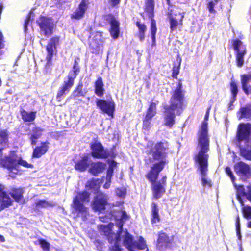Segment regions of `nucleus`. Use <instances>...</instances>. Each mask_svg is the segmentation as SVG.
I'll return each instance as SVG.
<instances>
[{
  "mask_svg": "<svg viewBox=\"0 0 251 251\" xmlns=\"http://www.w3.org/2000/svg\"><path fill=\"white\" fill-rule=\"evenodd\" d=\"M116 165H117L116 162L114 160H112L110 162L109 168H111L113 169V168L115 167L116 166Z\"/></svg>",
  "mask_w": 251,
  "mask_h": 251,
  "instance_id": "nucleus-60",
  "label": "nucleus"
},
{
  "mask_svg": "<svg viewBox=\"0 0 251 251\" xmlns=\"http://www.w3.org/2000/svg\"><path fill=\"white\" fill-rule=\"evenodd\" d=\"M110 185V180H109V182H106L103 186L104 189H108L109 188Z\"/></svg>",
  "mask_w": 251,
  "mask_h": 251,
  "instance_id": "nucleus-61",
  "label": "nucleus"
},
{
  "mask_svg": "<svg viewBox=\"0 0 251 251\" xmlns=\"http://www.w3.org/2000/svg\"><path fill=\"white\" fill-rule=\"evenodd\" d=\"M242 212L244 217L247 219H251V206H245L242 208Z\"/></svg>",
  "mask_w": 251,
  "mask_h": 251,
  "instance_id": "nucleus-42",
  "label": "nucleus"
},
{
  "mask_svg": "<svg viewBox=\"0 0 251 251\" xmlns=\"http://www.w3.org/2000/svg\"><path fill=\"white\" fill-rule=\"evenodd\" d=\"M135 25L138 28L137 36L140 41H143L145 39V34L147 30L146 25L144 23H141L140 20L136 21Z\"/></svg>",
  "mask_w": 251,
  "mask_h": 251,
  "instance_id": "nucleus-33",
  "label": "nucleus"
},
{
  "mask_svg": "<svg viewBox=\"0 0 251 251\" xmlns=\"http://www.w3.org/2000/svg\"><path fill=\"white\" fill-rule=\"evenodd\" d=\"M166 179V176H163L161 179L158 181V199L165 192Z\"/></svg>",
  "mask_w": 251,
  "mask_h": 251,
  "instance_id": "nucleus-35",
  "label": "nucleus"
},
{
  "mask_svg": "<svg viewBox=\"0 0 251 251\" xmlns=\"http://www.w3.org/2000/svg\"><path fill=\"white\" fill-rule=\"evenodd\" d=\"M210 109V108H209L206 112V114L205 115V118H204L205 120H206L208 119Z\"/></svg>",
  "mask_w": 251,
  "mask_h": 251,
  "instance_id": "nucleus-63",
  "label": "nucleus"
},
{
  "mask_svg": "<svg viewBox=\"0 0 251 251\" xmlns=\"http://www.w3.org/2000/svg\"><path fill=\"white\" fill-rule=\"evenodd\" d=\"M136 247L140 250H144L146 248V242L141 237L139 242L137 244Z\"/></svg>",
  "mask_w": 251,
  "mask_h": 251,
  "instance_id": "nucleus-49",
  "label": "nucleus"
},
{
  "mask_svg": "<svg viewBox=\"0 0 251 251\" xmlns=\"http://www.w3.org/2000/svg\"><path fill=\"white\" fill-rule=\"evenodd\" d=\"M152 218L151 220V223L154 224L156 223V219H157V207L156 204L155 203L152 204Z\"/></svg>",
  "mask_w": 251,
  "mask_h": 251,
  "instance_id": "nucleus-47",
  "label": "nucleus"
},
{
  "mask_svg": "<svg viewBox=\"0 0 251 251\" xmlns=\"http://www.w3.org/2000/svg\"><path fill=\"white\" fill-rule=\"evenodd\" d=\"M5 238L2 235H0V243L5 242Z\"/></svg>",
  "mask_w": 251,
  "mask_h": 251,
  "instance_id": "nucleus-64",
  "label": "nucleus"
},
{
  "mask_svg": "<svg viewBox=\"0 0 251 251\" xmlns=\"http://www.w3.org/2000/svg\"><path fill=\"white\" fill-rule=\"evenodd\" d=\"M105 19L110 25L109 32L113 39H117L120 35V23L112 14H108L104 16Z\"/></svg>",
  "mask_w": 251,
  "mask_h": 251,
  "instance_id": "nucleus-15",
  "label": "nucleus"
},
{
  "mask_svg": "<svg viewBox=\"0 0 251 251\" xmlns=\"http://www.w3.org/2000/svg\"><path fill=\"white\" fill-rule=\"evenodd\" d=\"M14 155H5L0 159V166L6 168L12 171L13 170H17L18 165H21L26 168H34V166L32 164H29L26 160H23L21 157L17 159V155L15 154L14 151H11Z\"/></svg>",
  "mask_w": 251,
  "mask_h": 251,
  "instance_id": "nucleus-3",
  "label": "nucleus"
},
{
  "mask_svg": "<svg viewBox=\"0 0 251 251\" xmlns=\"http://www.w3.org/2000/svg\"><path fill=\"white\" fill-rule=\"evenodd\" d=\"M232 43L235 51L236 65L238 67H242L244 64V57L247 54L246 47L238 39L233 40Z\"/></svg>",
  "mask_w": 251,
  "mask_h": 251,
  "instance_id": "nucleus-10",
  "label": "nucleus"
},
{
  "mask_svg": "<svg viewBox=\"0 0 251 251\" xmlns=\"http://www.w3.org/2000/svg\"><path fill=\"white\" fill-rule=\"evenodd\" d=\"M121 214H122L121 216V220H126L128 218V216L126 211H122Z\"/></svg>",
  "mask_w": 251,
  "mask_h": 251,
  "instance_id": "nucleus-59",
  "label": "nucleus"
},
{
  "mask_svg": "<svg viewBox=\"0 0 251 251\" xmlns=\"http://www.w3.org/2000/svg\"><path fill=\"white\" fill-rule=\"evenodd\" d=\"M123 244L129 251H131L134 247L133 237L127 231L125 233Z\"/></svg>",
  "mask_w": 251,
  "mask_h": 251,
  "instance_id": "nucleus-32",
  "label": "nucleus"
},
{
  "mask_svg": "<svg viewBox=\"0 0 251 251\" xmlns=\"http://www.w3.org/2000/svg\"><path fill=\"white\" fill-rule=\"evenodd\" d=\"M96 102L97 106L103 113L107 114L112 118L114 117L115 104L113 100L106 101L102 99H97Z\"/></svg>",
  "mask_w": 251,
  "mask_h": 251,
  "instance_id": "nucleus-12",
  "label": "nucleus"
},
{
  "mask_svg": "<svg viewBox=\"0 0 251 251\" xmlns=\"http://www.w3.org/2000/svg\"><path fill=\"white\" fill-rule=\"evenodd\" d=\"M151 120L144 118L143 120L142 128L143 129L148 131L150 128Z\"/></svg>",
  "mask_w": 251,
  "mask_h": 251,
  "instance_id": "nucleus-46",
  "label": "nucleus"
},
{
  "mask_svg": "<svg viewBox=\"0 0 251 251\" xmlns=\"http://www.w3.org/2000/svg\"><path fill=\"white\" fill-rule=\"evenodd\" d=\"M50 143L47 141L41 142L39 146H36L33 150L31 155L32 159L41 157L49 151Z\"/></svg>",
  "mask_w": 251,
  "mask_h": 251,
  "instance_id": "nucleus-19",
  "label": "nucleus"
},
{
  "mask_svg": "<svg viewBox=\"0 0 251 251\" xmlns=\"http://www.w3.org/2000/svg\"><path fill=\"white\" fill-rule=\"evenodd\" d=\"M198 152L194 156L195 164L198 167L203 186H211V181L206 178L209 151V139L208 136V123L204 121L202 123L198 136Z\"/></svg>",
  "mask_w": 251,
  "mask_h": 251,
  "instance_id": "nucleus-1",
  "label": "nucleus"
},
{
  "mask_svg": "<svg viewBox=\"0 0 251 251\" xmlns=\"http://www.w3.org/2000/svg\"><path fill=\"white\" fill-rule=\"evenodd\" d=\"M226 174L230 177L231 179V181L233 183V184L234 187H237V184L235 183V177L232 173V171L230 167H227L226 168Z\"/></svg>",
  "mask_w": 251,
  "mask_h": 251,
  "instance_id": "nucleus-45",
  "label": "nucleus"
},
{
  "mask_svg": "<svg viewBox=\"0 0 251 251\" xmlns=\"http://www.w3.org/2000/svg\"><path fill=\"white\" fill-rule=\"evenodd\" d=\"M121 0H108V4L112 7H117Z\"/></svg>",
  "mask_w": 251,
  "mask_h": 251,
  "instance_id": "nucleus-52",
  "label": "nucleus"
},
{
  "mask_svg": "<svg viewBox=\"0 0 251 251\" xmlns=\"http://www.w3.org/2000/svg\"><path fill=\"white\" fill-rule=\"evenodd\" d=\"M220 0H208L207 7L211 13H215L216 11L214 10V6L217 4Z\"/></svg>",
  "mask_w": 251,
  "mask_h": 251,
  "instance_id": "nucleus-41",
  "label": "nucleus"
},
{
  "mask_svg": "<svg viewBox=\"0 0 251 251\" xmlns=\"http://www.w3.org/2000/svg\"><path fill=\"white\" fill-rule=\"evenodd\" d=\"M155 109L156 104L154 102L151 103L146 111V114L144 118L151 120L156 114Z\"/></svg>",
  "mask_w": 251,
  "mask_h": 251,
  "instance_id": "nucleus-37",
  "label": "nucleus"
},
{
  "mask_svg": "<svg viewBox=\"0 0 251 251\" xmlns=\"http://www.w3.org/2000/svg\"><path fill=\"white\" fill-rule=\"evenodd\" d=\"M170 28L172 31L176 30L178 25V21L173 17L170 18Z\"/></svg>",
  "mask_w": 251,
  "mask_h": 251,
  "instance_id": "nucleus-44",
  "label": "nucleus"
},
{
  "mask_svg": "<svg viewBox=\"0 0 251 251\" xmlns=\"http://www.w3.org/2000/svg\"><path fill=\"white\" fill-rule=\"evenodd\" d=\"M60 38L58 36H54L50 38L46 46L47 54L46 57V64L50 66L52 64V60L55 50H56L57 46L59 44Z\"/></svg>",
  "mask_w": 251,
  "mask_h": 251,
  "instance_id": "nucleus-11",
  "label": "nucleus"
},
{
  "mask_svg": "<svg viewBox=\"0 0 251 251\" xmlns=\"http://www.w3.org/2000/svg\"><path fill=\"white\" fill-rule=\"evenodd\" d=\"M173 236L168 237L165 233H161L158 236V250L164 251L171 248Z\"/></svg>",
  "mask_w": 251,
  "mask_h": 251,
  "instance_id": "nucleus-18",
  "label": "nucleus"
},
{
  "mask_svg": "<svg viewBox=\"0 0 251 251\" xmlns=\"http://www.w3.org/2000/svg\"><path fill=\"white\" fill-rule=\"evenodd\" d=\"M38 242L44 251H50V244L45 239L40 238L38 240Z\"/></svg>",
  "mask_w": 251,
  "mask_h": 251,
  "instance_id": "nucleus-40",
  "label": "nucleus"
},
{
  "mask_svg": "<svg viewBox=\"0 0 251 251\" xmlns=\"http://www.w3.org/2000/svg\"><path fill=\"white\" fill-rule=\"evenodd\" d=\"M5 41L3 33L0 31V50L3 49L5 47Z\"/></svg>",
  "mask_w": 251,
  "mask_h": 251,
  "instance_id": "nucleus-53",
  "label": "nucleus"
},
{
  "mask_svg": "<svg viewBox=\"0 0 251 251\" xmlns=\"http://www.w3.org/2000/svg\"><path fill=\"white\" fill-rule=\"evenodd\" d=\"M94 244L98 250H101L102 249V242L101 241L99 240H95L94 241Z\"/></svg>",
  "mask_w": 251,
  "mask_h": 251,
  "instance_id": "nucleus-54",
  "label": "nucleus"
},
{
  "mask_svg": "<svg viewBox=\"0 0 251 251\" xmlns=\"http://www.w3.org/2000/svg\"><path fill=\"white\" fill-rule=\"evenodd\" d=\"M113 173V169L111 168H108L107 171V176H106V178L107 179L110 180Z\"/></svg>",
  "mask_w": 251,
  "mask_h": 251,
  "instance_id": "nucleus-56",
  "label": "nucleus"
},
{
  "mask_svg": "<svg viewBox=\"0 0 251 251\" xmlns=\"http://www.w3.org/2000/svg\"><path fill=\"white\" fill-rule=\"evenodd\" d=\"M180 65V63L179 62L178 66H174L173 69V74L172 76L174 78H176L177 75L179 74V66Z\"/></svg>",
  "mask_w": 251,
  "mask_h": 251,
  "instance_id": "nucleus-51",
  "label": "nucleus"
},
{
  "mask_svg": "<svg viewBox=\"0 0 251 251\" xmlns=\"http://www.w3.org/2000/svg\"><path fill=\"white\" fill-rule=\"evenodd\" d=\"M109 205L108 195L102 191L97 192L91 204L94 212L99 213L104 211Z\"/></svg>",
  "mask_w": 251,
  "mask_h": 251,
  "instance_id": "nucleus-7",
  "label": "nucleus"
},
{
  "mask_svg": "<svg viewBox=\"0 0 251 251\" xmlns=\"http://www.w3.org/2000/svg\"><path fill=\"white\" fill-rule=\"evenodd\" d=\"M238 114H240L239 119H251V104H247L240 108Z\"/></svg>",
  "mask_w": 251,
  "mask_h": 251,
  "instance_id": "nucleus-31",
  "label": "nucleus"
},
{
  "mask_svg": "<svg viewBox=\"0 0 251 251\" xmlns=\"http://www.w3.org/2000/svg\"><path fill=\"white\" fill-rule=\"evenodd\" d=\"M236 227L237 234L238 236V238L240 239L241 237V236L240 235V219H239V216H238L236 219Z\"/></svg>",
  "mask_w": 251,
  "mask_h": 251,
  "instance_id": "nucleus-50",
  "label": "nucleus"
},
{
  "mask_svg": "<svg viewBox=\"0 0 251 251\" xmlns=\"http://www.w3.org/2000/svg\"><path fill=\"white\" fill-rule=\"evenodd\" d=\"M243 141H245L247 148L241 150V155L246 160H251V134H250L249 137Z\"/></svg>",
  "mask_w": 251,
  "mask_h": 251,
  "instance_id": "nucleus-28",
  "label": "nucleus"
},
{
  "mask_svg": "<svg viewBox=\"0 0 251 251\" xmlns=\"http://www.w3.org/2000/svg\"><path fill=\"white\" fill-rule=\"evenodd\" d=\"M106 164L101 161L92 162L88 172L94 176H98L105 170Z\"/></svg>",
  "mask_w": 251,
  "mask_h": 251,
  "instance_id": "nucleus-24",
  "label": "nucleus"
},
{
  "mask_svg": "<svg viewBox=\"0 0 251 251\" xmlns=\"http://www.w3.org/2000/svg\"><path fill=\"white\" fill-rule=\"evenodd\" d=\"M90 158L88 155H85L75 162V169L80 172L85 171L90 166Z\"/></svg>",
  "mask_w": 251,
  "mask_h": 251,
  "instance_id": "nucleus-23",
  "label": "nucleus"
},
{
  "mask_svg": "<svg viewBox=\"0 0 251 251\" xmlns=\"http://www.w3.org/2000/svg\"><path fill=\"white\" fill-rule=\"evenodd\" d=\"M91 155L95 159H106L109 157L114 158L116 154L113 151L105 149L100 142H94L90 144Z\"/></svg>",
  "mask_w": 251,
  "mask_h": 251,
  "instance_id": "nucleus-5",
  "label": "nucleus"
},
{
  "mask_svg": "<svg viewBox=\"0 0 251 251\" xmlns=\"http://www.w3.org/2000/svg\"><path fill=\"white\" fill-rule=\"evenodd\" d=\"M242 89L246 95L251 94V73L240 75Z\"/></svg>",
  "mask_w": 251,
  "mask_h": 251,
  "instance_id": "nucleus-22",
  "label": "nucleus"
},
{
  "mask_svg": "<svg viewBox=\"0 0 251 251\" xmlns=\"http://www.w3.org/2000/svg\"><path fill=\"white\" fill-rule=\"evenodd\" d=\"M94 92L100 97H102L105 93L103 80L100 76L98 77L94 82Z\"/></svg>",
  "mask_w": 251,
  "mask_h": 251,
  "instance_id": "nucleus-26",
  "label": "nucleus"
},
{
  "mask_svg": "<svg viewBox=\"0 0 251 251\" xmlns=\"http://www.w3.org/2000/svg\"><path fill=\"white\" fill-rule=\"evenodd\" d=\"M154 0H146L145 3L144 11L147 14L149 18L151 20V46L154 47L156 45V21L154 19Z\"/></svg>",
  "mask_w": 251,
  "mask_h": 251,
  "instance_id": "nucleus-6",
  "label": "nucleus"
},
{
  "mask_svg": "<svg viewBox=\"0 0 251 251\" xmlns=\"http://www.w3.org/2000/svg\"><path fill=\"white\" fill-rule=\"evenodd\" d=\"M20 114L22 120L25 122H30L34 121L36 118V112H27L24 108L21 107L20 110Z\"/></svg>",
  "mask_w": 251,
  "mask_h": 251,
  "instance_id": "nucleus-30",
  "label": "nucleus"
},
{
  "mask_svg": "<svg viewBox=\"0 0 251 251\" xmlns=\"http://www.w3.org/2000/svg\"><path fill=\"white\" fill-rule=\"evenodd\" d=\"M169 151L168 142L166 141L158 142V176L165 165L168 163L167 154Z\"/></svg>",
  "mask_w": 251,
  "mask_h": 251,
  "instance_id": "nucleus-9",
  "label": "nucleus"
},
{
  "mask_svg": "<svg viewBox=\"0 0 251 251\" xmlns=\"http://www.w3.org/2000/svg\"><path fill=\"white\" fill-rule=\"evenodd\" d=\"M30 18H31V15H30V13H29L26 16V18L24 21V25L25 29H26L27 27V26H28V23L29 22V21L30 20Z\"/></svg>",
  "mask_w": 251,
  "mask_h": 251,
  "instance_id": "nucleus-55",
  "label": "nucleus"
},
{
  "mask_svg": "<svg viewBox=\"0 0 251 251\" xmlns=\"http://www.w3.org/2000/svg\"><path fill=\"white\" fill-rule=\"evenodd\" d=\"M79 58H77V59H75L74 60V64L73 66V75L71 76L68 75L67 76V78H71L73 79V81L74 82L75 78L76 77L80 71V68L79 65Z\"/></svg>",
  "mask_w": 251,
  "mask_h": 251,
  "instance_id": "nucleus-34",
  "label": "nucleus"
},
{
  "mask_svg": "<svg viewBox=\"0 0 251 251\" xmlns=\"http://www.w3.org/2000/svg\"><path fill=\"white\" fill-rule=\"evenodd\" d=\"M184 96L182 93L181 84L179 83L174 91L169 105L164 106V125L171 128L175 124L176 114L179 115L184 110Z\"/></svg>",
  "mask_w": 251,
  "mask_h": 251,
  "instance_id": "nucleus-2",
  "label": "nucleus"
},
{
  "mask_svg": "<svg viewBox=\"0 0 251 251\" xmlns=\"http://www.w3.org/2000/svg\"><path fill=\"white\" fill-rule=\"evenodd\" d=\"M24 189L21 187L12 186L10 188L8 195L10 196L13 201L20 204H24L25 203V200L24 198Z\"/></svg>",
  "mask_w": 251,
  "mask_h": 251,
  "instance_id": "nucleus-17",
  "label": "nucleus"
},
{
  "mask_svg": "<svg viewBox=\"0 0 251 251\" xmlns=\"http://www.w3.org/2000/svg\"><path fill=\"white\" fill-rule=\"evenodd\" d=\"M9 135L7 130H0V145H8Z\"/></svg>",
  "mask_w": 251,
  "mask_h": 251,
  "instance_id": "nucleus-38",
  "label": "nucleus"
},
{
  "mask_svg": "<svg viewBox=\"0 0 251 251\" xmlns=\"http://www.w3.org/2000/svg\"><path fill=\"white\" fill-rule=\"evenodd\" d=\"M146 177L151 185L153 198L157 199V163H154L146 174Z\"/></svg>",
  "mask_w": 251,
  "mask_h": 251,
  "instance_id": "nucleus-13",
  "label": "nucleus"
},
{
  "mask_svg": "<svg viewBox=\"0 0 251 251\" xmlns=\"http://www.w3.org/2000/svg\"><path fill=\"white\" fill-rule=\"evenodd\" d=\"M230 91L231 93V98L229 108H230L231 105L236 100V97L239 91L237 83L233 78H231L230 82Z\"/></svg>",
  "mask_w": 251,
  "mask_h": 251,
  "instance_id": "nucleus-29",
  "label": "nucleus"
},
{
  "mask_svg": "<svg viewBox=\"0 0 251 251\" xmlns=\"http://www.w3.org/2000/svg\"><path fill=\"white\" fill-rule=\"evenodd\" d=\"M247 199L251 202V191H249L247 195Z\"/></svg>",
  "mask_w": 251,
  "mask_h": 251,
  "instance_id": "nucleus-62",
  "label": "nucleus"
},
{
  "mask_svg": "<svg viewBox=\"0 0 251 251\" xmlns=\"http://www.w3.org/2000/svg\"><path fill=\"white\" fill-rule=\"evenodd\" d=\"M74 84V82L73 81V79L70 78H67V80L64 81L63 85L59 87L56 94V98L57 101H61L62 97L69 93Z\"/></svg>",
  "mask_w": 251,
  "mask_h": 251,
  "instance_id": "nucleus-20",
  "label": "nucleus"
},
{
  "mask_svg": "<svg viewBox=\"0 0 251 251\" xmlns=\"http://www.w3.org/2000/svg\"><path fill=\"white\" fill-rule=\"evenodd\" d=\"M43 131L44 129L39 127H35L32 128L31 132L28 135L31 145H36L38 139L41 137Z\"/></svg>",
  "mask_w": 251,
  "mask_h": 251,
  "instance_id": "nucleus-25",
  "label": "nucleus"
},
{
  "mask_svg": "<svg viewBox=\"0 0 251 251\" xmlns=\"http://www.w3.org/2000/svg\"><path fill=\"white\" fill-rule=\"evenodd\" d=\"M111 251H122L120 246L117 244H115L112 246L111 249Z\"/></svg>",
  "mask_w": 251,
  "mask_h": 251,
  "instance_id": "nucleus-58",
  "label": "nucleus"
},
{
  "mask_svg": "<svg viewBox=\"0 0 251 251\" xmlns=\"http://www.w3.org/2000/svg\"><path fill=\"white\" fill-rule=\"evenodd\" d=\"M87 9L86 0H82L76 9L70 15L72 20H79L84 17Z\"/></svg>",
  "mask_w": 251,
  "mask_h": 251,
  "instance_id": "nucleus-21",
  "label": "nucleus"
},
{
  "mask_svg": "<svg viewBox=\"0 0 251 251\" xmlns=\"http://www.w3.org/2000/svg\"><path fill=\"white\" fill-rule=\"evenodd\" d=\"M36 24L40 31L45 36H51L53 33L54 24L51 18L41 15L36 20Z\"/></svg>",
  "mask_w": 251,
  "mask_h": 251,
  "instance_id": "nucleus-8",
  "label": "nucleus"
},
{
  "mask_svg": "<svg viewBox=\"0 0 251 251\" xmlns=\"http://www.w3.org/2000/svg\"><path fill=\"white\" fill-rule=\"evenodd\" d=\"M36 207L37 208H46L48 207H52L55 204L51 202H49L45 200H39L35 203Z\"/></svg>",
  "mask_w": 251,
  "mask_h": 251,
  "instance_id": "nucleus-39",
  "label": "nucleus"
},
{
  "mask_svg": "<svg viewBox=\"0 0 251 251\" xmlns=\"http://www.w3.org/2000/svg\"><path fill=\"white\" fill-rule=\"evenodd\" d=\"M102 181L99 178H91L89 179L86 183L85 188L88 190L95 191L97 192L100 191Z\"/></svg>",
  "mask_w": 251,
  "mask_h": 251,
  "instance_id": "nucleus-27",
  "label": "nucleus"
},
{
  "mask_svg": "<svg viewBox=\"0 0 251 251\" xmlns=\"http://www.w3.org/2000/svg\"><path fill=\"white\" fill-rule=\"evenodd\" d=\"M82 82H79L73 92L72 97L73 98L84 97L85 95V92H83L82 90Z\"/></svg>",
  "mask_w": 251,
  "mask_h": 251,
  "instance_id": "nucleus-36",
  "label": "nucleus"
},
{
  "mask_svg": "<svg viewBox=\"0 0 251 251\" xmlns=\"http://www.w3.org/2000/svg\"><path fill=\"white\" fill-rule=\"evenodd\" d=\"M234 187L237 190V197L240 201H241L240 200V195L246 196L247 197V194H246V192H245V189H244L243 186L237 185V187Z\"/></svg>",
  "mask_w": 251,
  "mask_h": 251,
  "instance_id": "nucleus-43",
  "label": "nucleus"
},
{
  "mask_svg": "<svg viewBox=\"0 0 251 251\" xmlns=\"http://www.w3.org/2000/svg\"><path fill=\"white\" fill-rule=\"evenodd\" d=\"M90 199V193L87 191L78 192L73 200L71 204L72 213L76 214L77 217L85 214L87 212V208L84 206V203L89 202Z\"/></svg>",
  "mask_w": 251,
  "mask_h": 251,
  "instance_id": "nucleus-4",
  "label": "nucleus"
},
{
  "mask_svg": "<svg viewBox=\"0 0 251 251\" xmlns=\"http://www.w3.org/2000/svg\"><path fill=\"white\" fill-rule=\"evenodd\" d=\"M90 48L92 50V52L93 53H96L97 51H99L100 48V45L98 44L97 45L95 48L93 47L91 44H89Z\"/></svg>",
  "mask_w": 251,
  "mask_h": 251,
  "instance_id": "nucleus-57",
  "label": "nucleus"
},
{
  "mask_svg": "<svg viewBox=\"0 0 251 251\" xmlns=\"http://www.w3.org/2000/svg\"><path fill=\"white\" fill-rule=\"evenodd\" d=\"M5 186L0 183V211L13 204V201L5 191Z\"/></svg>",
  "mask_w": 251,
  "mask_h": 251,
  "instance_id": "nucleus-16",
  "label": "nucleus"
},
{
  "mask_svg": "<svg viewBox=\"0 0 251 251\" xmlns=\"http://www.w3.org/2000/svg\"><path fill=\"white\" fill-rule=\"evenodd\" d=\"M234 170L240 179L245 181L251 177L250 167L245 163L240 161L234 165Z\"/></svg>",
  "mask_w": 251,
  "mask_h": 251,
  "instance_id": "nucleus-14",
  "label": "nucleus"
},
{
  "mask_svg": "<svg viewBox=\"0 0 251 251\" xmlns=\"http://www.w3.org/2000/svg\"><path fill=\"white\" fill-rule=\"evenodd\" d=\"M116 195L120 198H124L126 195V190L125 188H117L115 190Z\"/></svg>",
  "mask_w": 251,
  "mask_h": 251,
  "instance_id": "nucleus-48",
  "label": "nucleus"
}]
</instances>
